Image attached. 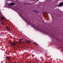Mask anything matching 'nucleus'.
I'll return each instance as SVG.
<instances>
[{
    "mask_svg": "<svg viewBox=\"0 0 63 63\" xmlns=\"http://www.w3.org/2000/svg\"><path fill=\"white\" fill-rule=\"evenodd\" d=\"M1 24L2 25H4V24H3V23H1Z\"/></svg>",
    "mask_w": 63,
    "mask_h": 63,
    "instance_id": "9",
    "label": "nucleus"
},
{
    "mask_svg": "<svg viewBox=\"0 0 63 63\" xmlns=\"http://www.w3.org/2000/svg\"><path fill=\"white\" fill-rule=\"evenodd\" d=\"M27 43H28L27 41Z\"/></svg>",
    "mask_w": 63,
    "mask_h": 63,
    "instance_id": "16",
    "label": "nucleus"
},
{
    "mask_svg": "<svg viewBox=\"0 0 63 63\" xmlns=\"http://www.w3.org/2000/svg\"><path fill=\"white\" fill-rule=\"evenodd\" d=\"M15 5V3H11L10 4H9V5Z\"/></svg>",
    "mask_w": 63,
    "mask_h": 63,
    "instance_id": "5",
    "label": "nucleus"
},
{
    "mask_svg": "<svg viewBox=\"0 0 63 63\" xmlns=\"http://www.w3.org/2000/svg\"><path fill=\"white\" fill-rule=\"evenodd\" d=\"M36 11V12H38V11H37V10H36V11Z\"/></svg>",
    "mask_w": 63,
    "mask_h": 63,
    "instance_id": "10",
    "label": "nucleus"
},
{
    "mask_svg": "<svg viewBox=\"0 0 63 63\" xmlns=\"http://www.w3.org/2000/svg\"><path fill=\"white\" fill-rule=\"evenodd\" d=\"M3 10H4V9H3Z\"/></svg>",
    "mask_w": 63,
    "mask_h": 63,
    "instance_id": "17",
    "label": "nucleus"
},
{
    "mask_svg": "<svg viewBox=\"0 0 63 63\" xmlns=\"http://www.w3.org/2000/svg\"><path fill=\"white\" fill-rule=\"evenodd\" d=\"M19 43H22L23 42L22 41L23 40V39H19Z\"/></svg>",
    "mask_w": 63,
    "mask_h": 63,
    "instance_id": "6",
    "label": "nucleus"
},
{
    "mask_svg": "<svg viewBox=\"0 0 63 63\" xmlns=\"http://www.w3.org/2000/svg\"><path fill=\"white\" fill-rule=\"evenodd\" d=\"M3 23H4V22H3Z\"/></svg>",
    "mask_w": 63,
    "mask_h": 63,
    "instance_id": "18",
    "label": "nucleus"
},
{
    "mask_svg": "<svg viewBox=\"0 0 63 63\" xmlns=\"http://www.w3.org/2000/svg\"><path fill=\"white\" fill-rule=\"evenodd\" d=\"M25 21L26 22V21Z\"/></svg>",
    "mask_w": 63,
    "mask_h": 63,
    "instance_id": "15",
    "label": "nucleus"
},
{
    "mask_svg": "<svg viewBox=\"0 0 63 63\" xmlns=\"http://www.w3.org/2000/svg\"><path fill=\"white\" fill-rule=\"evenodd\" d=\"M7 58H8V59L9 60H10V58H9V57H7Z\"/></svg>",
    "mask_w": 63,
    "mask_h": 63,
    "instance_id": "8",
    "label": "nucleus"
},
{
    "mask_svg": "<svg viewBox=\"0 0 63 63\" xmlns=\"http://www.w3.org/2000/svg\"><path fill=\"white\" fill-rule=\"evenodd\" d=\"M14 63H16V62H14Z\"/></svg>",
    "mask_w": 63,
    "mask_h": 63,
    "instance_id": "11",
    "label": "nucleus"
},
{
    "mask_svg": "<svg viewBox=\"0 0 63 63\" xmlns=\"http://www.w3.org/2000/svg\"><path fill=\"white\" fill-rule=\"evenodd\" d=\"M6 28L7 29V30L8 31H10V28L9 27H6Z\"/></svg>",
    "mask_w": 63,
    "mask_h": 63,
    "instance_id": "4",
    "label": "nucleus"
},
{
    "mask_svg": "<svg viewBox=\"0 0 63 63\" xmlns=\"http://www.w3.org/2000/svg\"><path fill=\"white\" fill-rule=\"evenodd\" d=\"M34 44H36V45H37L39 46V45H38V44H37V43H36V42H34Z\"/></svg>",
    "mask_w": 63,
    "mask_h": 63,
    "instance_id": "7",
    "label": "nucleus"
},
{
    "mask_svg": "<svg viewBox=\"0 0 63 63\" xmlns=\"http://www.w3.org/2000/svg\"><path fill=\"white\" fill-rule=\"evenodd\" d=\"M24 4H27L26 3H25Z\"/></svg>",
    "mask_w": 63,
    "mask_h": 63,
    "instance_id": "13",
    "label": "nucleus"
},
{
    "mask_svg": "<svg viewBox=\"0 0 63 63\" xmlns=\"http://www.w3.org/2000/svg\"><path fill=\"white\" fill-rule=\"evenodd\" d=\"M63 6V2L60 3L58 6V7L62 6Z\"/></svg>",
    "mask_w": 63,
    "mask_h": 63,
    "instance_id": "3",
    "label": "nucleus"
},
{
    "mask_svg": "<svg viewBox=\"0 0 63 63\" xmlns=\"http://www.w3.org/2000/svg\"><path fill=\"white\" fill-rule=\"evenodd\" d=\"M17 44V42H11L10 44L11 45V46L13 47L16 46Z\"/></svg>",
    "mask_w": 63,
    "mask_h": 63,
    "instance_id": "2",
    "label": "nucleus"
},
{
    "mask_svg": "<svg viewBox=\"0 0 63 63\" xmlns=\"http://www.w3.org/2000/svg\"><path fill=\"white\" fill-rule=\"evenodd\" d=\"M0 20L2 21L5 19V17L4 16V15H2V14L1 12H0Z\"/></svg>",
    "mask_w": 63,
    "mask_h": 63,
    "instance_id": "1",
    "label": "nucleus"
},
{
    "mask_svg": "<svg viewBox=\"0 0 63 63\" xmlns=\"http://www.w3.org/2000/svg\"><path fill=\"white\" fill-rule=\"evenodd\" d=\"M34 55H32V57H34Z\"/></svg>",
    "mask_w": 63,
    "mask_h": 63,
    "instance_id": "12",
    "label": "nucleus"
},
{
    "mask_svg": "<svg viewBox=\"0 0 63 63\" xmlns=\"http://www.w3.org/2000/svg\"><path fill=\"white\" fill-rule=\"evenodd\" d=\"M1 11V10L0 9V11Z\"/></svg>",
    "mask_w": 63,
    "mask_h": 63,
    "instance_id": "14",
    "label": "nucleus"
}]
</instances>
